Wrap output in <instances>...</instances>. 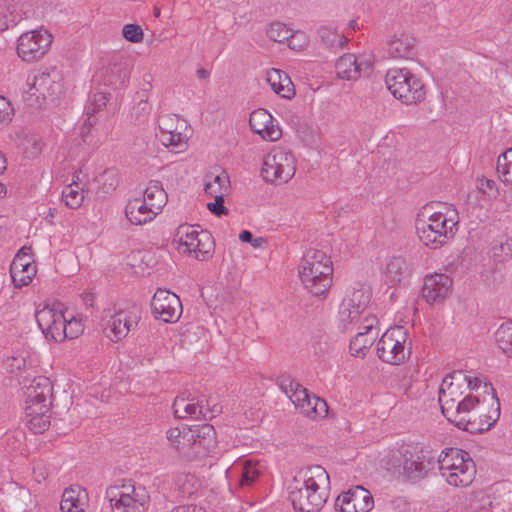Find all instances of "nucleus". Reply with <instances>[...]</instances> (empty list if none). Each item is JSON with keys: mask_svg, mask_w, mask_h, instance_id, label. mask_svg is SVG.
<instances>
[{"mask_svg": "<svg viewBox=\"0 0 512 512\" xmlns=\"http://www.w3.org/2000/svg\"><path fill=\"white\" fill-rule=\"evenodd\" d=\"M329 484V474L320 465L300 470L289 487V498L295 511H320L327 500Z\"/></svg>", "mask_w": 512, "mask_h": 512, "instance_id": "f257e3e1", "label": "nucleus"}, {"mask_svg": "<svg viewBox=\"0 0 512 512\" xmlns=\"http://www.w3.org/2000/svg\"><path fill=\"white\" fill-rule=\"evenodd\" d=\"M456 414H448L449 421L465 430L474 429V423L480 420L478 430L488 429L499 417L500 404L496 391L491 383H484L483 397L469 393L459 401L455 408Z\"/></svg>", "mask_w": 512, "mask_h": 512, "instance_id": "f03ea898", "label": "nucleus"}, {"mask_svg": "<svg viewBox=\"0 0 512 512\" xmlns=\"http://www.w3.org/2000/svg\"><path fill=\"white\" fill-rule=\"evenodd\" d=\"M459 215L453 206L444 205L433 212L427 220H417L420 241L430 249H438L448 244L458 230Z\"/></svg>", "mask_w": 512, "mask_h": 512, "instance_id": "7ed1b4c3", "label": "nucleus"}, {"mask_svg": "<svg viewBox=\"0 0 512 512\" xmlns=\"http://www.w3.org/2000/svg\"><path fill=\"white\" fill-rule=\"evenodd\" d=\"M298 274L305 289L314 296L327 294L332 286L333 264L323 251L310 249L302 257Z\"/></svg>", "mask_w": 512, "mask_h": 512, "instance_id": "20e7f679", "label": "nucleus"}, {"mask_svg": "<svg viewBox=\"0 0 512 512\" xmlns=\"http://www.w3.org/2000/svg\"><path fill=\"white\" fill-rule=\"evenodd\" d=\"M438 466L445 481L455 487H467L476 476V466L469 453L458 448H447L438 456Z\"/></svg>", "mask_w": 512, "mask_h": 512, "instance_id": "39448f33", "label": "nucleus"}, {"mask_svg": "<svg viewBox=\"0 0 512 512\" xmlns=\"http://www.w3.org/2000/svg\"><path fill=\"white\" fill-rule=\"evenodd\" d=\"M385 83L391 94L403 104L417 105L426 98L422 79L407 68L389 69Z\"/></svg>", "mask_w": 512, "mask_h": 512, "instance_id": "423d86ee", "label": "nucleus"}, {"mask_svg": "<svg viewBox=\"0 0 512 512\" xmlns=\"http://www.w3.org/2000/svg\"><path fill=\"white\" fill-rule=\"evenodd\" d=\"M106 498L112 512H147L150 495L147 489L131 481L111 485L106 489Z\"/></svg>", "mask_w": 512, "mask_h": 512, "instance_id": "0eeeda50", "label": "nucleus"}, {"mask_svg": "<svg viewBox=\"0 0 512 512\" xmlns=\"http://www.w3.org/2000/svg\"><path fill=\"white\" fill-rule=\"evenodd\" d=\"M296 172L294 155L283 147H275L263 158L261 175L263 180L272 184H284L290 181Z\"/></svg>", "mask_w": 512, "mask_h": 512, "instance_id": "6e6552de", "label": "nucleus"}, {"mask_svg": "<svg viewBox=\"0 0 512 512\" xmlns=\"http://www.w3.org/2000/svg\"><path fill=\"white\" fill-rule=\"evenodd\" d=\"M411 341L406 329L402 326L389 328L377 343V355L391 365H399L410 354Z\"/></svg>", "mask_w": 512, "mask_h": 512, "instance_id": "1a4fd4ad", "label": "nucleus"}, {"mask_svg": "<svg viewBox=\"0 0 512 512\" xmlns=\"http://www.w3.org/2000/svg\"><path fill=\"white\" fill-rule=\"evenodd\" d=\"M174 242L180 253L193 255L200 261L208 259L213 249V239L209 232H199L187 224L178 227Z\"/></svg>", "mask_w": 512, "mask_h": 512, "instance_id": "9d476101", "label": "nucleus"}, {"mask_svg": "<svg viewBox=\"0 0 512 512\" xmlns=\"http://www.w3.org/2000/svg\"><path fill=\"white\" fill-rule=\"evenodd\" d=\"M159 132L156 136L160 142L175 152L186 149L191 136L188 122L176 114H165L158 120Z\"/></svg>", "mask_w": 512, "mask_h": 512, "instance_id": "9b49d317", "label": "nucleus"}, {"mask_svg": "<svg viewBox=\"0 0 512 512\" xmlns=\"http://www.w3.org/2000/svg\"><path fill=\"white\" fill-rule=\"evenodd\" d=\"M398 453L403 474L410 480H419L431 469L435 457L418 443H403Z\"/></svg>", "mask_w": 512, "mask_h": 512, "instance_id": "f8f14e48", "label": "nucleus"}, {"mask_svg": "<svg viewBox=\"0 0 512 512\" xmlns=\"http://www.w3.org/2000/svg\"><path fill=\"white\" fill-rule=\"evenodd\" d=\"M64 305L60 302H54L52 305H46L35 313L38 327L46 339L56 342H62L66 339L64 316Z\"/></svg>", "mask_w": 512, "mask_h": 512, "instance_id": "ddd939ff", "label": "nucleus"}, {"mask_svg": "<svg viewBox=\"0 0 512 512\" xmlns=\"http://www.w3.org/2000/svg\"><path fill=\"white\" fill-rule=\"evenodd\" d=\"M27 87L23 100L30 107H41L47 98L53 99L60 92L61 85L50 73L41 72L28 77Z\"/></svg>", "mask_w": 512, "mask_h": 512, "instance_id": "4468645a", "label": "nucleus"}, {"mask_svg": "<svg viewBox=\"0 0 512 512\" xmlns=\"http://www.w3.org/2000/svg\"><path fill=\"white\" fill-rule=\"evenodd\" d=\"M52 40V35L44 29L25 32L18 38L17 54L23 61H37L48 52Z\"/></svg>", "mask_w": 512, "mask_h": 512, "instance_id": "2eb2a0df", "label": "nucleus"}, {"mask_svg": "<svg viewBox=\"0 0 512 512\" xmlns=\"http://www.w3.org/2000/svg\"><path fill=\"white\" fill-rule=\"evenodd\" d=\"M140 318L141 313L136 306L119 309L106 321L103 328L104 334L111 341L118 342L137 327Z\"/></svg>", "mask_w": 512, "mask_h": 512, "instance_id": "dca6fc26", "label": "nucleus"}, {"mask_svg": "<svg viewBox=\"0 0 512 512\" xmlns=\"http://www.w3.org/2000/svg\"><path fill=\"white\" fill-rule=\"evenodd\" d=\"M131 70L130 57L117 53L112 55L107 65L101 69L100 77L105 85L120 88L129 80Z\"/></svg>", "mask_w": 512, "mask_h": 512, "instance_id": "f3484780", "label": "nucleus"}, {"mask_svg": "<svg viewBox=\"0 0 512 512\" xmlns=\"http://www.w3.org/2000/svg\"><path fill=\"white\" fill-rule=\"evenodd\" d=\"M152 312L156 318L167 322H176L182 313L179 297L165 289H158L151 300Z\"/></svg>", "mask_w": 512, "mask_h": 512, "instance_id": "a211bd4d", "label": "nucleus"}, {"mask_svg": "<svg viewBox=\"0 0 512 512\" xmlns=\"http://www.w3.org/2000/svg\"><path fill=\"white\" fill-rule=\"evenodd\" d=\"M374 506V499L369 490L362 486H354L335 501L336 509L341 512H369Z\"/></svg>", "mask_w": 512, "mask_h": 512, "instance_id": "6ab92c4d", "label": "nucleus"}, {"mask_svg": "<svg viewBox=\"0 0 512 512\" xmlns=\"http://www.w3.org/2000/svg\"><path fill=\"white\" fill-rule=\"evenodd\" d=\"M355 329L357 334L351 339L349 349L353 356L363 358L379 336L378 320L376 316H368L365 322Z\"/></svg>", "mask_w": 512, "mask_h": 512, "instance_id": "aec40b11", "label": "nucleus"}, {"mask_svg": "<svg viewBox=\"0 0 512 512\" xmlns=\"http://www.w3.org/2000/svg\"><path fill=\"white\" fill-rule=\"evenodd\" d=\"M337 76L348 81H356L362 76L372 72L373 64L370 60L347 53L342 55L335 64Z\"/></svg>", "mask_w": 512, "mask_h": 512, "instance_id": "412c9836", "label": "nucleus"}, {"mask_svg": "<svg viewBox=\"0 0 512 512\" xmlns=\"http://www.w3.org/2000/svg\"><path fill=\"white\" fill-rule=\"evenodd\" d=\"M25 406H40L45 404L47 407L52 405L53 385L46 376L34 377L31 383L25 386Z\"/></svg>", "mask_w": 512, "mask_h": 512, "instance_id": "4be33fe9", "label": "nucleus"}, {"mask_svg": "<svg viewBox=\"0 0 512 512\" xmlns=\"http://www.w3.org/2000/svg\"><path fill=\"white\" fill-rule=\"evenodd\" d=\"M249 125L251 130L267 141H277L282 136L278 124H274L272 115L263 108L254 110L250 114Z\"/></svg>", "mask_w": 512, "mask_h": 512, "instance_id": "5701e85b", "label": "nucleus"}, {"mask_svg": "<svg viewBox=\"0 0 512 512\" xmlns=\"http://www.w3.org/2000/svg\"><path fill=\"white\" fill-rule=\"evenodd\" d=\"M452 279L441 273L426 276L422 296L430 304L442 302L451 292Z\"/></svg>", "mask_w": 512, "mask_h": 512, "instance_id": "b1692460", "label": "nucleus"}, {"mask_svg": "<svg viewBox=\"0 0 512 512\" xmlns=\"http://www.w3.org/2000/svg\"><path fill=\"white\" fill-rule=\"evenodd\" d=\"M174 416L178 419H207L213 411L202 400L195 401L184 396H177L172 405Z\"/></svg>", "mask_w": 512, "mask_h": 512, "instance_id": "393cba45", "label": "nucleus"}, {"mask_svg": "<svg viewBox=\"0 0 512 512\" xmlns=\"http://www.w3.org/2000/svg\"><path fill=\"white\" fill-rule=\"evenodd\" d=\"M189 445L195 453L206 455L216 447V432L212 425L203 424L190 429Z\"/></svg>", "mask_w": 512, "mask_h": 512, "instance_id": "a878e982", "label": "nucleus"}, {"mask_svg": "<svg viewBox=\"0 0 512 512\" xmlns=\"http://www.w3.org/2000/svg\"><path fill=\"white\" fill-rule=\"evenodd\" d=\"M454 378L455 374L445 377L439 388L438 401L445 417L448 414H456V405L463 399L460 384L453 382L452 379Z\"/></svg>", "mask_w": 512, "mask_h": 512, "instance_id": "bb28decb", "label": "nucleus"}, {"mask_svg": "<svg viewBox=\"0 0 512 512\" xmlns=\"http://www.w3.org/2000/svg\"><path fill=\"white\" fill-rule=\"evenodd\" d=\"M387 53L394 59H413L416 55V39L409 33H396L388 41Z\"/></svg>", "mask_w": 512, "mask_h": 512, "instance_id": "cd10ccee", "label": "nucleus"}, {"mask_svg": "<svg viewBox=\"0 0 512 512\" xmlns=\"http://www.w3.org/2000/svg\"><path fill=\"white\" fill-rule=\"evenodd\" d=\"M10 275L16 288H22L31 283L36 275V266L32 259H23L16 255L10 265Z\"/></svg>", "mask_w": 512, "mask_h": 512, "instance_id": "c85d7f7f", "label": "nucleus"}, {"mask_svg": "<svg viewBox=\"0 0 512 512\" xmlns=\"http://www.w3.org/2000/svg\"><path fill=\"white\" fill-rule=\"evenodd\" d=\"M159 212L145 202L142 198H134L128 201L125 214L133 225H143L152 221Z\"/></svg>", "mask_w": 512, "mask_h": 512, "instance_id": "c756f323", "label": "nucleus"}, {"mask_svg": "<svg viewBox=\"0 0 512 512\" xmlns=\"http://www.w3.org/2000/svg\"><path fill=\"white\" fill-rule=\"evenodd\" d=\"M88 493L79 485L66 488L62 494L60 509L62 512H85Z\"/></svg>", "mask_w": 512, "mask_h": 512, "instance_id": "7c9ffc66", "label": "nucleus"}, {"mask_svg": "<svg viewBox=\"0 0 512 512\" xmlns=\"http://www.w3.org/2000/svg\"><path fill=\"white\" fill-rule=\"evenodd\" d=\"M25 417L28 428L38 434L48 429L50 425V407L47 406H25Z\"/></svg>", "mask_w": 512, "mask_h": 512, "instance_id": "2f4dec72", "label": "nucleus"}, {"mask_svg": "<svg viewBox=\"0 0 512 512\" xmlns=\"http://www.w3.org/2000/svg\"><path fill=\"white\" fill-rule=\"evenodd\" d=\"M371 300V291L369 287L357 284L355 287L346 291L340 306L351 307L363 311H369L368 306Z\"/></svg>", "mask_w": 512, "mask_h": 512, "instance_id": "473e14b6", "label": "nucleus"}, {"mask_svg": "<svg viewBox=\"0 0 512 512\" xmlns=\"http://www.w3.org/2000/svg\"><path fill=\"white\" fill-rule=\"evenodd\" d=\"M368 316H374L369 311H363L351 307H339L338 326L342 331L354 330L365 322Z\"/></svg>", "mask_w": 512, "mask_h": 512, "instance_id": "72a5a7b5", "label": "nucleus"}, {"mask_svg": "<svg viewBox=\"0 0 512 512\" xmlns=\"http://www.w3.org/2000/svg\"><path fill=\"white\" fill-rule=\"evenodd\" d=\"M229 184V177L225 171L221 170L219 173L210 171L205 176L204 190L211 197L225 196L229 190Z\"/></svg>", "mask_w": 512, "mask_h": 512, "instance_id": "f704fd0d", "label": "nucleus"}, {"mask_svg": "<svg viewBox=\"0 0 512 512\" xmlns=\"http://www.w3.org/2000/svg\"><path fill=\"white\" fill-rule=\"evenodd\" d=\"M410 274L407 262L401 257L389 260L385 270V281L391 286L400 284Z\"/></svg>", "mask_w": 512, "mask_h": 512, "instance_id": "c9c22d12", "label": "nucleus"}, {"mask_svg": "<svg viewBox=\"0 0 512 512\" xmlns=\"http://www.w3.org/2000/svg\"><path fill=\"white\" fill-rule=\"evenodd\" d=\"M232 472L239 473L238 485L240 487H248L252 485L260 474L258 464L251 460L237 462L232 467Z\"/></svg>", "mask_w": 512, "mask_h": 512, "instance_id": "e433bc0d", "label": "nucleus"}, {"mask_svg": "<svg viewBox=\"0 0 512 512\" xmlns=\"http://www.w3.org/2000/svg\"><path fill=\"white\" fill-rule=\"evenodd\" d=\"M142 199L160 212L167 202V193L163 189L161 182L152 180L144 190Z\"/></svg>", "mask_w": 512, "mask_h": 512, "instance_id": "4c0bfd02", "label": "nucleus"}, {"mask_svg": "<svg viewBox=\"0 0 512 512\" xmlns=\"http://www.w3.org/2000/svg\"><path fill=\"white\" fill-rule=\"evenodd\" d=\"M84 187L74 182L66 185L62 190V201L71 209H78L84 201Z\"/></svg>", "mask_w": 512, "mask_h": 512, "instance_id": "58836bf2", "label": "nucleus"}, {"mask_svg": "<svg viewBox=\"0 0 512 512\" xmlns=\"http://www.w3.org/2000/svg\"><path fill=\"white\" fill-rule=\"evenodd\" d=\"M151 75H145L144 80L147 83V89H143L141 93L139 94V101L138 103L133 107L131 116L135 118V121L138 123H143L147 120L149 114H150V105L148 103V95L147 91L151 89Z\"/></svg>", "mask_w": 512, "mask_h": 512, "instance_id": "ea45409f", "label": "nucleus"}, {"mask_svg": "<svg viewBox=\"0 0 512 512\" xmlns=\"http://www.w3.org/2000/svg\"><path fill=\"white\" fill-rule=\"evenodd\" d=\"M318 35L321 42L332 49L343 48L348 42L345 36L341 35L335 28L329 26H322L318 30Z\"/></svg>", "mask_w": 512, "mask_h": 512, "instance_id": "a19ab883", "label": "nucleus"}, {"mask_svg": "<svg viewBox=\"0 0 512 512\" xmlns=\"http://www.w3.org/2000/svg\"><path fill=\"white\" fill-rule=\"evenodd\" d=\"M495 342L508 357H512V321L504 322L495 332Z\"/></svg>", "mask_w": 512, "mask_h": 512, "instance_id": "79ce46f5", "label": "nucleus"}, {"mask_svg": "<svg viewBox=\"0 0 512 512\" xmlns=\"http://www.w3.org/2000/svg\"><path fill=\"white\" fill-rule=\"evenodd\" d=\"M21 19L20 14L11 6L8 0H0V31L17 25Z\"/></svg>", "mask_w": 512, "mask_h": 512, "instance_id": "37998d69", "label": "nucleus"}, {"mask_svg": "<svg viewBox=\"0 0 512 512\" xmlns=\"http://www.w3.org/2000/svg\"><path fill=\"white\" fill-rule=\"evenodd\" d=\"M497 172L502 182L512 184V148L498 157Z\"/></svg>", "mask_w": 512, "mask_h": 512, "instance_id": "c03bdc74", "label": "nucleus"}, {"mask_svg": "<svg viewBox=\"0 0 512 512\" xmlns=\"http://www.w3.org/2000/svg\"><path fill=\"white\" fill-rule=\"evenodd\" d=\"M2 364L6 371L9 373L25 371L31 365V363L27 360V355L24 352L6 357L3 359Z\"/></svg>", "mask_w": 512, "mask_h": 512, "instance_id": "a18cd8bd", "label": "nucleus"}, {"mask_svg": "<svg viewBox=\"0 0 512 512\" xmlns=\"http://www.w3.org/2000/svg\"><path fill=\"white\" fill-rule=\"evenodd\" d=\"M267 37L274 42H284L292 37L291 29L284 23L273 22L266 30Z\"/></svg>", "mask_w": 512, "mask_h": 512, "instance_id": "49530a36", "label": "nucleus"}, {"mask_svg": "<svg viewBox=\"0 0 512 512\" xmlns=\"http://www.w3.org/2000/svg\"><path fill=\"white\" fill-rule=\"evenodd\" d=\"M166 437L174 449L181 451L187 443L189 444L190 429L182 432L178 427H173L167 430Z\"/></svg>", "mask_w": 512, "mask_h": 512, "instance_id": "de8ad7c7", "label": "nucleus"}, {"mask_svg": "<svg viewBox=\"0 0 512 512\" xmlns=\"http://www.w3.org/2000/svg\"><path fill=\"white\" fill-rule=\"evenodd\" d=\"M176 486L183 496H191L197 490L198 479L190 474H181L177 477Z\"/></svg>", "mask_w": 512, "mask_h": 512, "instance_id": "09e8293b", "label": "nucleus"}, {"mask_svg": "<svg viewBox=\"0 0 512 512\" xmlns=\"http://www.w3.org/2000/svg\"><path fill=\"white\" fill-rule=\"evenodd\" d=\"M274 92L285 99H291L295 95L294 85L290 77L284 72L280 81H278Z\"/></svg>", "mask_w": 512, "mask_h": 512, "instance_id": "8fccbe9b", "label": "nucleus"}, {"mask_svg": "<svg viewBox=\"0 0 512 512\" xmlns=\"http://www.w3.org/2000/svg\"><path fill=\"white\" fill-rule=\"evenodd\" d=\"M123 37L132 43H140L143 40V30L139 25L136 24H126L122 29Z\"/></svg>", "mask_w": 512, "mask_h": 512, "instance_id": "3c124183", "label": "nucleus"}, {"mask_svg": "<svg viewBox=\"0 0 512 512\" xmlns=\"http://www.w3.org/2000/svg\"><path fill=\"white\" fill-rule=\"evenodd\" d=\"M13 112L11 103L0 96V126H5L12 120Z\"/></svg>", "mask_w": 512, "mask_h": 512, "instance_id": "603ef678", "label": "nucleus"}, {"mask_svg": "<svg viewBox=\"0 0 512 512\" xmlns=\"http://www.w3.org/2000/svg\"><path fill=\"white\" fill-rule=\"evenodd\" d=\"M83 331L81 322L75 318L67 319L65 323L66 339L77 338Z\"/></svg>", "mask_w": 512, "mask_h": 512, "instance_id": "864d4df0", "label": "nucleus"}, {"mask_svg": "<svg viewBox=\"0 0 512 512\" xmlns=\"http://www.w3.org/2000/svg\"><path fill=\"white\" fill-rule=\"evenodd\" d=\"M87 119L85 120V122L83 123V126L81 128V138L83 140L84 143H92V138H91V129L93 128V126L96 124V119L94 117L93 114H91L89 111H87Z\"/></svg>", "mask_w": 512, "mask_h": 512, "instance_id": "5fc2aeb1", "label": "nucleus"}, {"mask_svg": "<svg viewBox=\"0 0 512 512\" xmlns=\"http://www.w3.org/2000/svg\"><path fill=\"white\" fill-rule=\"evenodd\" d=\"M108 100L109 97L106 93L99 92L94 94L91 105L87 108V111L94 115L96 112L100 111L106 106Z\"/></svg>", "mask_w": 512, "mask_h": 512, "instance_id": "6e6d98bb", "label": "nucleus"}, {"mask_svg": "<svg viewBox=\"0 0 512 512\" xmlns=\"http://www.w3.org/2000/svg\"><path fill=\"white\" fill-rule=\"evenodd\" d=\"M213 198L215 202L207 204L208 210L216 216L228 214V209L224 206V196L218 195Z\"/></svg>", "mask_w": 512, "mask_h": 512, "instance_id": "4d7b16f0", "label": "nucleus"}, {"mask_svg": "<svg viewBox=\"0 0 512 512\" xmlns=\"http://www.w3.org/2000/svg\"><path fill=\"white\" fill-rule=\"evenodd\" d=\"M457 379L459 381H461V380L465 381L467 383L468 388L471 391H476V392H478V390H480V389L483 390V385L485 383V382H482V380L478 377L467 376V375H464L462 372L457 373Z\"/></svg>", "mask_w": 512, "mask_h": 512, "instance_id": "13d9d810", "label": "nucleus"}, {"mask_svg": "<svg viewBox=\"0 0 512 512\" xmlns=\"http://www.w3.org/2000/svg\"><path fill=\"white\" fill-rule=\"evenodd\" d=\"M328 412V405L325 400L314 397V404L312 407V414L310 418L325 417Z\"/></svg>", "mask_w": 512, "mask_h": 512, "instance_id": "bf43d9fd", "label": "nucleus"}, {"mask_svg": "<svg viewBox=\"0 0 512 512\" xmlns=\"http://www.w3.org/2000/svg\"><path fill=\"white\" fill-rule=\"evenodd\" d=\"M478 189L490 197H495L497 194L496 183L494 180L481 178L478 180Z\"/></svg>", "mask_w": 512, "mask_h": 512, "instance_id": "052dcab7", "label": "nucleus"}, {"mask_svg": "<svg viewBox=\"0 0 512 512\" xmlns=\"http://www.w3.org/2000/svg\"><path fill=\"white\" fill-rule=\"evenodd\" d=\"M239 239L242 242L251 243L254 248L262 247L266 243V239L263 237L254 238L253 234L248 230H243L239 234Z\"/></svg>", "mask_w": 512, "mask_h": 512, "instance_id": "680f3d73", "label": "nucleus"}, {"mask_svg": "<svg viewBox=\"0 0 512 512\" xmlns=\"http://www.w3.org/2000/svg\"><path fill=\"white\" fill-rule=\"evenodd\" d=\"M295 391L290 395V400L294 403L297 408L301 402L308 397V390L302 385H294Z\"/></svg>", "mask_w": 512, "mask_h": 512, "instance_id": "e2e57ef3", "label": "nucleus"}, {"mask_svg": "<svg viewBox=\"0 0 512 512\" xmlns=\"http://www.w3.org/2000/svg\"><path fill=\"white\" fill-rule=\"evenodd\" d=\"M283 73H284L283 71H281L279 69H275V68H272L267 71L266 80L269 83V85L273 91H274L275 87L277 86L278 81H280Z\"/></svg>", "mask_w": 512, "mask_h": 512, "instance_id": "0e129e2a", "label": "nucleus"}, {"mask_svg": "<svg viewBox=\"0 0 512 512\" xmlns=\"http://www.w3.org/2000/svg\"><path fill=\"white\" fill-rule=\"evenodd\" d=\"M314 395L311 396L309 393H308V397L299 404V406L297 407V409H299V411L309 417V415L312 414V407H313V404H314Z\"/></svg>", "mask_w": 512, "mask_h": 512, "instance_id": "69168bd1", "label": "nucleus"}, {"mask_svg": "<svg viewBox=\"0 0 512 512\" xmlns=\"http://www.w3.org/2000/svg\"><path fill=\"white\" fill-rule=\"evenodd\" d=\"M294 385H301V384L294 380H291L289 378L282 379L281 383H280L281 389L288 397H290V395L295 391Z\"/></svg>", "mask_w": 512, "mask_h": 512, "instance_id": "338daca9", "label": "nucleus"}, {"mask_svg": "<svg viewBox=\"0 0 512 512\" xmlns=\"http://www.w3.org/2000/svg\"><path fill=\"white\" fill-rule=\"evenodd\" d=\"M171 512H200L194 505H181L172 509Z\"/></svg>", "mask_w": 512, "mask_h": 512, "instance_id": "774afa93", "label": "nucleus"}]
</instances>
